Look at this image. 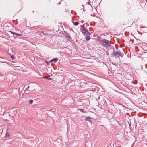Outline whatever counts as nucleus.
<instances>
[{
	"label": "nucleus",
	"mask_w": 147,
	"mask_h": 147,
	"mask_svg": "<svg viewBox=\"0 0 147 147\" xmlns=\"http://www.w3.org/2000/svg\"><path fill=\"white\" fill-rule=\"evenodd\" d=\"M45 78H48V77H45Z\"/></svg>",
	"instance_id": "13"
},
{
	"label": "nucleus",
	"mask_w": 147,
	"mask_h": 147,
	"mask_svg": "<svg viewBox=\"0 0 147 147\" xmlns=\"http://www.w3.org/2000/svg\"><path fill=\"white\" fill-rule=\"evenodd\" d=\"M78 24V22H75L74 23V24L75 25H77Z\"/></svg>",
	"instance_id": "6"
},
{
	"label": "nucleus",
	"mask_w": 147,
	"mask_h": 147,
	"mask_svg": "<svg viewBox=\"0 0 147 147\" xmlns=\"http://www.w3.org/2000/svg\"><path fill=\"white\" fill-rule=\"evenodd\" d=\"M11 57L13 59L15 58V57L13 55H11Z\"/></svg>",
	"instance_id": "8"
},
{
	"label": "nucleus",
	"mask_w": 147,
	"mask_h": 147,
	"mask_svg": "<svg viewBox=\"0 0 147 147\" xmlns=\"http://www.w3.org/2000/svg\"><path fill=\"white\" fill-rule=\"evenodd\" d=\"M6 136L7 137H9V135L7 133L6 134Z\"/></svg>",
	"instance_id": "10"
},
{
	"label": "nucleus",
	"mask_w": 147,
	"mask_h": 147,
	"mask_svg": "<svg viewBox=\"0 0 147 147\" xmlns=\"http://www.w3.org/2000/svg\"><path fill=\"white\" fill-rule=\"evenodd\" d=\"M86 40H90V37L89 36H86Z\"/></svg>",
	"instance_id": "7"
},
{
	"label": "nucleus",
	"mask_w": 147,
	"mask_h": 147,
	"mask_svg": "<svg viewBox=\"0 0 147 147\" xmlns=\"http://www.w3.org/2000/svg\"><path fill=\"white\" fill-rule=\"evenodd\" d=\"M114 54L115 55H119L121 56H122L123 55V53H121L119 52V51H115L114 52Z\"/></svg>",
	"instance_id": "3"
},
{
	"label": "nucleus",
	"mask_w": 147,
	"mask_h": 147,
	"mask_svg": "<svg viewBox=\"0 0 147 147\" xmlns=\"http://www.w3.org/2000/svg\"><path fill=\"white\" fill-rule=\"evenodd\" d=\"M102 44L104 46L107 47L110 45V43L108 40H104Z\"/></svg>",
	"instance_id": "1"
},
{
	"label": "nucleus",
	"mask_w": 147,
	"mask_h": 147,
	"mask_svg": "<svg viewBox=\"0 0 147 147\" xmlns=\"http://www.w3.org/2000/svg\"><path fill=\"white\" fill-rule=\"evenodd\" d=\"M14 34H15L16 35H18V36H20V34H18L17 33H14Z\"/></svg>",
	"instance_id": "11"
},
{
	"label": "nucleus",
	"mask_w": 147,
	"mask_h": 147,
	"mask_svg": "<svg viewBox=\"0 0 147 147\" xmlns=\"http://www.w3.org/2000/svg\"><path fill=\"white\" fill-rule=\"evenodd\" d=\"M80 110H81V111H82V112H83V110H82V109H80Z\"/></svg>",
	"instance_id": "12"
},
{
	"label": "nucleus",
	"mask_w": 147,
	"mask_h": 147,
	"mask_svg": "<svg viewBox=\"0 0 147 147\" xmlns=\"http://www.w3.org/2000/svg\"><path fill=\"white\" fill-rule=\"evenodd\" d=\"M91 118L90 117H86L85 120V121H88L89 122H90Z\"/></svg>",
	"instance_id": "4"
},
{
	"label": "nucleus",
	"mask_w": 147,
	"mask_h": 147,
	"mask_svg": "<svg viewBox=\"0 0 147 147\" xmlns=\"http://www.w3.org/2000/svg\"><path fill=\"white\" fill-rule=\"evenodd\" d=\"M58 58H54L52 59L50 61V62H51L52 61H54L55 62H56L58 61Z\"/></svg>",
	"instance_id": "5"
},
{
	"label": "nucleus",
	"mask_w": 147,
	"mask_h": 147,
	"mask_svg": "<svg viewBox=\"0 0 147 147\" xmlns=\"http://www.w3.org/2000/svg\"><path fill=\"white\" fill-rule=\"evenodd\" d=\"M32 102H33V100H30L29 101V102L30 104H31Z\"/></svg>",
	"instance_id": "9"
},
{
	"label": "nucleus",
	"mask_w": 147,
	"mask_h": 147,
	"mask_svg": "<svg viewBox=\"0 0 147 147\" xmlns=\"http://www.w3.org/2000/svg\"><path fill=\"white\" fill-rule=\"evenodd\" d=\"M82 32L83 34H86L87 36L89 34L88 30L85 28H84L82 30Z\"/></svg>",
	"instance_id": "2"
}]
</instances>
